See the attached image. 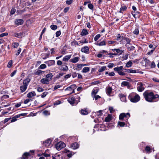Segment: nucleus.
Returning a JSON list of instances; mask_svg holds the SVG:
<instances>
[{
    "instance_id": "18",
    "label": "nucleus",
    "mask_w": 159,
    "mask_h": 159,
    "mask_svg": "<svg viewBox=\"0 0 159 159\" xmlns=\"http://www.w3.org/2000/svg\"><path fill=\"white\" fill-rule=\"evenodd\" d=\"M79 59V57H76L70 60V61L73 63H75L77 62Z\"/></svg>"
},
{
    "instance_id": "54",
    "label": "nucleus",
    "mask_w": 159,
    "mask_h": 159,
    "mask_svg": "<svg viewBox=\"0 0 159 159\" xmlns=\"http://www.w3.org/2000/svg\"><path fill=\"white\" fill-rule=\"evenodd\" d=\"M109 110L110 111V113H113L114 111V110L112 107H109Z\"/></svg>"
},
{
    "instance_id": "62",
    "label": "nucleus",
    "mask_w": 159,
    "mask_h": 159,
    "mask_svg": "<svg viewBox=\"0 0 159 159\" xmlns=\"http://www.w3.org/2000/svg\"><path fill=\"white\" fill-rule=\"evenodd\" d=\"M128 54H126L122 58L124 60H126L128 59Z\"/></svg>"
},
{
    "instance_id": "15",
    "label": "nucleus",
    "mask_w": 159,
    "mask_h": 159,
    "mask_svg": "<svg viewBox=\"0 0 159 159\" xmlns=\"http://www.w3.org/2000/svg\"><path fill=\"white\" fill-rule=\"evenodd\" d=\"M71 147L73 149H76L78 148L79 145L77 143H74L71 144Z\"/></svg>"
},
{
    "instance_id": "31",
    "label": "nucleus",
    "mask_w": 159,
    "mask_h": 159,
    "mask_svg": "<svg viewBox=\"0 0 159 159\" xmlns=\"http://www.w3.org/2000/svg\"><path fill=\"white\" fill-rule=\"evenodd\" d=\"M81 113L83 115H86L88 113V111L86 109H82L80 111Z\"/></svg>"
},
{
    "instance_id": "2",
    "label": "nucleus",
    "mask_w": 159,
    "mask_h": 159,
    "mask_svg": "<svg viewBox=\"0 0 159 159\" xmlns=\"http://www.w3.org/2000/svg\"><path fill=\"white\" fill-rule=\"evenodd\" d=\"M130 101L132 102H136L140 100V97L137 94L132 93H131L129 96Z\"/></svg>"
},
{
    "instance_id": "4",
    "label": "nucleus",
    "mask_w": 159,
    "mask_h": 159,
    "mask_svg": "<svg viewBox=\"0 0 159 159\" xmlns=\"http://www.w3.org/2000/svg\"><path fill=\"white\" fill-rule=\"evenodd\" d=\"M66 145L62 142H60L57 143L55 145L56 148L58 150H60L66 146Z\"/></svg>"
},
{
    "instance_id": "25",
    "label": "nucleus",
    "mask_w": 159,
    "mask_h": 159,
    "mask_svg": "<svg viewBox=\"0 0 159 159\" xmlns=\"http://www.w3.org/2000/svg\"><path fill=\"white\" fill-rule=\"evenodd\" d=\"M137 89L139 92H140L143 91L144 90V88L142 84H141V85L140 86L138 87Z\"/></svg>"
},
{
    "instance_id": "63",
    "label": "nucleus",
    "mask_w": 159,
    "mask_h": 159,
    "mask_svg": "<svg viewBox=\"0 0 159 159\" xmlns=\"http://www.w3.org/2000/svg\"><path fill=\"white\" fill-rule=\"evenodd\" d=\"M16 11V9L15 8H12L11 11V14L12 15L14 14L15 12Z\"/></svg>"
},
{
    "instance_id": "45",
    "label": "nucleus",
    "mask_w": 159,
    "mask_h": 159,
    "mask_svg": "<svg viewBox=\"0 0 159 159\" xmlns=\"http://www.w3.org/2000/svg\"><path fill=\"white\" fill-rule=\"evenodd\" d=\"M50 28L52 30H55L57 29V27L56 25H52L50 26Z\"/></svg>"
},
{
    "instance_id": "35",
    "label": "nucleus",
    "mask_w": 159,
    "mask_h": 159,
    "mask_svg": "<svg viewBox=\"0 0 159 159\" xmlns=\"http://www.w3.org/2000/svg\"><path fill=\"white\" fill-rule=\"evenodd\" d=\"M106 68V67L105 66H102L99 69L98 71L99 72H103L105 70Z\"/></svg>"
},
{
    "instance_id": "58",
    "label": "nucleus",
    "mask_w": 159,
    "mask_h": 159,
    "mask_svg": "<svg viewBox=\"0 0 159 159\" xmlns=\"http://www.w3.org/2000/svg\"><path fill=\"white\" fill-rule=\"evenodd\" d=\"M88 7L91 10H92L93 9V5L91 3L89 4L88 5Z\"/></svg>"
},
{
    "instance_id": "46",
    "label": "nucleus",
    "mask_w": 159,
    "mask_h": 159,
    "mask_svg": "<svg viewBox=\"0 0 159 159\" xmlns=\"http://www.w3.org/2000/svg\"><path fill=\"white\" fill-rule=\"evenodd\" d=\"M48 65L50 66L51 65H53L55 64V61L54 60H50L48 61Z\"/></svg>"
},
{
    "instance_id": "38",
    "label": "nucleus",
    "mask_w": 159,
    "mask_h": 159,
    "mask_svg": "<svg viewBox=\"0 0 159 159\" xmlns=\"http://www.w3.org/2000/svg\"><path fill=\"white\" fill-rule=\"evenodd\" d=\"M19 45V44L18 43H13L12 44V45L14 48H17Z\"/></svg>"
},
{
    "instance_id": "6",
    "label": "nucleus",
    "mask_w": 159,
    "mask_h": 159,
    "mask_svg": "<svg viewBox=\"0 0 159 159\" xmlns=\"http://www.w3.org/2000/svg\"><path fill=\"white\" fill-rule=\"evenodd\" d=\"M76 88V85L75 84H72L65 89V91H72V92L70 93L71 94L72 93L75 92L74 90Z\"/></svg>"
},
{
    "instance_id": "29",
    "label": "nucleus",
    "mask_w": 159,
    "mask_h": 159,
    "mask_svg": "<svg viewBox=\"0 0 159 159\" xmlns=\"http://www.w3.org/2000/svg\"><path fill=\"white\" fill-rule=\"evenodd\" d=\"M121 86L122 87L125 86H127L128 87L129 86V82L128 81H123L121 83Z\"/></svg>"
},
{
    "instance_id": "41",
    "label": "nucleus",
    "mask_w": 159,
    "mask_h": 159,
    "mask_svg": "<svg viewBox=\"0 0 159 159\" xmlns=\"http://www.w3.org/2000/svg\"><path fill=\"white\" fill-rule=\"evenodd\" d=\"M29 155V153H25L21 158H22L23 159H26L27 157Z\"/></svg>"
},
{
    "instance_id": "11",
    "label": "nucleus",
    "mask_w": 159,
    "mask_h": 159,
    "mask_svg": "<svg viewBox=\"0 0 159 159\" xmlns=\"http://www.w3.org/2000/svg\"><path fill=\"white\" fill-rule=\"evenodd\" d=\"M53 75L52 73H49L47 74L46 76V78L49 82L52 80Z\"/></svg>"
},
{
    "instance_id": "33",
    "label": "nucleus",
    "mask_w": 159,
    "mask_h": 159,
    "mask_svg": "<svg viewBox=\"0 0 159 159\" xmlns=\"http://www.w3.org/2000/svg\"><path fill=\"white\" fill-rule=\"evenodd\" d=\"M127 9V7L125 6H121L120 8V10L119 11L120 13H122L123 12L125 11Z\"/></svg>"
},
{
    "instance_id": "47",
    "label": "nucleus",
    "mask_w": 159,
    "mask_h": 159,
    "mask_svg": "<svg viewBox=\"0 0 159 159\" xmlns=\"http://www.w3.org/2000/svg\"><path fill=\"white\" fill-rule=\"evenodd\" d=\"M101 35L100 34L97 35L94 38V40L95 41H97L100 37Z\"/></svg>"
},
{
    "instance_id": "8",
    "label": "nucleus",
    "mask_w": 159,
    "mask_h": 159,
    "mask_svg": "<svg viewBox=\"0 0 159 159\" xmlns=\"http://www.w3.org/2000/svg\"><path fill=\"white\" fill-rule=\"evenodd\" d=\"M67 100L71 104L73 105L75 103V99L74 97L69 98Z\"/></svg>"
},
{
    "instance_id": "14",
    "label": "nucleus",
    "mask_w": 159,
    "mask_h": 159,
    "mask_svg": "<svg viewBox=\"0 0 159 159\" xmlns=\"http://www.w3.org/2000/svg\"><path fill=\"white\" fill-rule=\"evenodd\" d=\"M40 82L43 84H48L49 83V81L46 78L41 79Z\"/></svg>"
},
{
    "instance_id": "22",
    "label": "nucleus",
    "mask_w": 159,
    "mask_h": 159,
    "mask_svg": "<svg viewBox=\"0 0 159 159\" xmlns=\"http://www.w3.org/2000/svg\"><path fill=\"white\" fill-rule=\"evenodd\" d=\"M112 116L111 115H108V116L105 118V121L107 122H109L112 119Z\"/></svg>"
},
{
    "instance_id": "64",
    "label": "nucleus",
    "mask_w": 159,
    "mask_h": 159,
    "mask_svg": "<svg viewBox=\"0 0 159 159\" xmlns=\"http://www.w3.org/2000/svg\"><path fill=\"white\" fill-rule=\"evenodd\" d=\"M114 66V64L113 63H109L108 66L107 67L109 68H112Z\"/></svg>"
},
{
    "instance_id": "30",
    "label": "nucleus",
    "mask_w": 159,
    "mask_h": 159,
    "mask_svg": "<svg viewBox=\"0 0 159 159\" xmlns=\"http://www.w3.org/2000/svg\"><path fill=\"white\" fill-rule=\"evenodd\" d=\"M102 110H99L96 112L93 113V114L95 113L96 114V115L100 117L102 116Z\"/></svg>"
},
{
    "instance_id": "34",
    "label": "nucleus",
    "mask_w": 159,
    "mask_h": 159,
    "mask_svg": "<svg viewBox=\"0 0 159 159\" xmlns=\"http://www.w3.org/2000/svg\"><path fill=\"white\" fill-rule=\"evenodd\" d=\"M122 39L125 40L126 41L127 44H131L130 43V42H131V39H130L123 37H122Z\"/></svg>"
},
{
    "instance_id": "7",
    "label": "nucleus",
    "mask_w": 159,
    "mask_h": 159,
    "mask_svg": "<svg viewBox=\"0 0 159 159\" xmlns=\"http://www.w3.org/2000/svg\"><path fill=\"white\" fill-rule=\"evenodd\" d=\"M51 141L52 140L51 139H48L47 140L43 142V145L44 146L48 147L50 145Z\"/></svg>"
},
{
    "instance_id": "12",
    "label": "nucleus",
    "mask_w": 159,
    "mask_h": 159,
    "mask_svg": "<svg viewBox=\"0 0 159 159\" xmlns=\"http://www.w3.org/2000/svg\"><path fill=\"white\" fill-rule=\"evenodd\" d=\"M112 89L111 87H108L106 88V92L107 95H110L111 93Z\"/></svg>"
},
{
    "instance_id": "37",
    "label": "nucleus",
    "mask_w": 159,
    "mask_h": 159,
    "mask_svg": "<svg viewBox=\"0 0 159 159\" xmlns=\"http://www.w3.org/2000/svg\"><path fill=\"white\" fill-rule=\"evenodd\" d=\"M93 99H94L95 101H97L98 99L101 98V97L98 95H94L92 96Z\"/></svg>"
},
{
    "instance_id": "57",
    "label": "nucleus",
    "mask_w": 159,
    "mask_h": 159,
    "mask_svg": "<svg viewBox=\"0 0 159 159\" xmlns=\"http://www.w3.org/2000/svg\"><path fill=\"white\" fill-rule=\"evenodd\" d=\"M61 34V32L60 31H58L56 32V37H58Z\"/></svg>"
},
{
    "instance_id": "61",
    "label": "nucleus",
    "mask_w": 159,
    "mask_h": 159,
    "mask_svg": "<svg viewBox=\"0 0 159 159\" xmlns=\"http://www.w3.org/2000/svg\"><path fill=\"white\" fill-rule=\"evenodd\" d=\"M8 34L7 33H2V34H1L0 35V37H3L4 36L7 35Z\"/></svg>"
},
{
    "instance_id": "40",
    "label": "nucleus",
    "mask_w": 159,
    "mask_h": 159,
    "mask_svg": "<svg viewBox=\"0 0 159 159\" xmlns=\"http://www.w3.org/2000/svg\"><path fill=\"white\" fill-rule=\"evenodd\" d=\"M118 124L120 127H123L125 125V123L123 122L119 121L118 123Z\"/></svg>"
},
{
    "instance_id": "43",
    "label": "nucleus",
    "mask_w": 159,
    "mask_h": 159,
    "mask_svg": "<svg viewBox=\"0 0 159 159\" xmlns=\"http://www.w3.org/2000/svg\"><path fill=\"white\" fill-rule=\"evenodd\" d=\"M127 72L130 73H135L136 72V70H132L131 69H129L127 70Z\"/></svg>"
},
{
    "instance_id": "56",
    "label": "nucleus",
    "mask_w": 159,
    "mask_h": 159,
    "mask_svg": "<svg viewBox=\"0 0 159 159\" xmlns=\"http://www.w3.org/2000/svg\"><path fill=\"white\" fill-rule=\"evenodd\" d=\"M37 90L38 92H41L43 91V89L41 87H39L37 88Z\"/></svg>"
},
{
    "instance_id": "59",
    "label": "nucleus",
    "mask_w": 159,
    "mask_h": 159,
    "mask_svg": "<svg viewBox=\"0 0 159 159\" xmlns=\"http://www.w3.org/2000/svg\"><path fill=\"white\" fill-rule=\"evenodd\" d=\"M156 66V65L154 61L152 62L151 64V68H154Z\"/></svg>"
},
{
    "instance_id": "44",
    "label": "nucleus",
    "mask_w": 159,
    "mask_h": 159,
    "mask_svg": "<svg viewBox=\"0 0 159 159\" xmlns=\"http://www.w3.org/2000/svg\"><path fill=\"white\" fill-rule=\"evenodd\" d=\"M132 62L131 61H128L126 64V66L128 68L131 67L132 66Z\"/></svg>"
},
{
    "instance_id": "9",
    "label": "nucleus",
    "mask_w": 159,
    "mask_h": 159,
    "mask_svg": "<svg viewBox=\"0 0 159 159\" xmlns=\"http://www.w3.org/2000/svg\"><path fill=\"white\" fill-rule=\"evenodd\" d=\"M119 95L121 101L124 102H126L125 95L122 94H120Z\"/></svg>"
},
{
    "instance_id": "20",
    "label": "nucleus",
    "mask_w": 159,
    "mask_h": 159,
    "mask_svg": "<svg viewBox=\"0 0 159 159\" xmlns=\"http://www.w3.org/2000/svg\"><path fill=\"white\" fill-rule=\"evenodd\" d=\"M27 86L24 84L23 85L21 86L20 87V90L22 92H25L27 89Z\"/></svg>"
},
{
    "instance_id": "32",
    "label": "nucleus",
    "mask_w": 159,
    "mask_h": 159,
    "mask_svg": "<svg viewBox=\"0 0 159 159\" xmlns=\"http://www.w3.org/2000/svg\"><path fill=\"white\" fill-rule=\"evenodd\" d=\"M98 91V90L97 89H93L92 92V96L96 95Z\"/></svg>"
},
{
    "instance_id": "50",
    "label": "nucleus",
    "mask_w": 159,
    "mask_h": 159,
    "mask_svg": "<svg viewBox=\"0 0 159 159\" xmlns=\"http://www.w3.org/2000/svg\"><path fill=\"white\" fill-rule=\"evenodd\" d=\"M48 93L46 92H44L41 95V97L42 98H44L45 97L46 95L48 94Z\"/></svg>"
},
{
    "instance_id": "10",
    "label": "nucleus",
    "mask_w": 159,
    "mask_h": 159,
    "mask_svg": "<svg viewBox=\"0 0 159 159\" xmlns=\"http://www.w3.org/2000/svg\"><path fill=\"white\" fill-rule=\"evenodd\" d=\"M24 21L22 19H17L15 20V23L18 25H21L23 23Z\"/></svg>"
},
{
    "instance_id": "55",
    "label": "nucleus",
    "mask_w": 159,
    "mask_h": 159,
    "mask_svg": "<svg viewBox=\"0 0 159 159\" xmlns=\"http://www.w3.org/2000/svg\"><path fill=\"white\" fill-rule=\"evenodd\" d=\"M68 68L67 66H64L62 67V70L63 71H67L68 70Z\"/></svg>"
},
{
    "instance_id": "51",
    "label": "nucleus",
    "mask_w": 159,
    "mask_h": 159,
    "mask_svg": "<svg viewBox=\"0 0 159 159\" xmlns=\"http://www.w3.org/2000/svg\"><path fill=\"white\" fill-rule=\"evenodd\" d=\"M43 114L44 115L46 116L49 115H50L49 112L47 110H45L43 112Z\"/></svg>"
},
{
    "instance_id": "27",
    "label": "nucleus",
    "mask_w": 159,
    "mask_h": 159,
    "mask_svg": "<svg viewBox=\"0 0 159 159\" xmlns=\"http://www.w3.org/2000/svg\"><path fill=\"white\" fill-rule=\"evenodd\" d=\"M71 57V55H66L63 58L62 60L64 61H67L70 59Z\"/></svg>"
},
{
    "instance_id": "53",
    "label": "nucleus",
    "mask_w": 159,
    "mask_h": 159,
    "mask_svg": "<svg viewBox=\"0 0 159 159\" xmlns=\"http://www.w3.org/2000/svg\"><path fill=\"white\" fill-rule=\"evenodd\" d=\"M12 61L11 60L7 64V67L9 68H10L12 66Z\"/></svg>"
},
{
    "instance_id": "21",
    "label": "nucleus",
    "mask_w": 159,
    "mask_h": 159,
    "mask_svg": "<svg viewBox=\"0 0 159 159\" xmlns=\"http://www.w3.org/2000/svg\"><path fill=\"white\" fill-rule=\"evenodd\" d=\"M30 81V79L29 78H27L24 80L23 81V84H24L25 85H26L27 86H28V84Z\"/></svg>"
},
{
    "instance_id": "16",
    "label": "nucleus",
    "mask_w": 159,
    "mask_h": 159,
    "mask_svg": "<svg viewBox=\"0 0 159 159\" xmlns=\"http://www.w3.org/2000/svg\"><path fill=\"white\" fill-rule=\"evenodd\" d=\"M113 51H116L117 53H119L120 55H121L122 54V53H123L125 52V51L124 50H121L119 48H115L113 49H112Z\"/></svg>"
},
{
    "instance_id": "17",
    "label": "nucleus",
    "mask_w": 159,
    "mask_h": 159,
    "mask_svg": "<svg viewBox=\"0 0 159 159\" xmlns=\"http://www.w3.org/2000/svg\"><path fill=\"white\" fill-rule=\"evenodd\" d=\"M81 50L82 52L87 53L89 51V48L87 46H85L81 48Z\"/></svg>"
},
{
    "instance_id": "3",
    "label": "nucleus",
    "mask_w": 159,
    "mask_h": 159,
    "mask_svg": "<svg viewBox=\"0 0 159 159\" xmlns=\"http://www.w3.org/2000/svg\"><path fill=\"white\" fill-rule=\"evenodd\" d=\"M123 68V66H121L119 67L114 68V70L115 71H116L120 75L122 76L125 75V73L121 70Z\"/></svg>"
},
{
    "instance_id": "13",
    "label": "nucleus",
    "mask_w": 159,
    "mask_h": 159,
    "mask_svg": "<svg viewBox=\"0 0 159 159\" xmlns=\"http://www.w3.org/2000/svg\"><path fill=\"white\" fill-rule=\"evenodd\" d=\"M36 95V93L35 92L33 91L32 92H29L27 95V97L28 98H31Z\"/></svg>"
},
{
    "instance_id": "49",
    "label": "nucleus",
    "mask_w": 159,
    "mask_h": 159,
    "mask_svg": "<svg viewBox=\"0 0 159 159\" xmlns=\"http://www.w3.org/2000/svg\"><path fill=\"white\" fill-rule=\"evenodd\" d=\"M72 45L73 46L79 45V44L78 42L76 41L72 42L71 43Z\"/></svg>"
},
{
    "instance_id": "52",
    "label": "nucleus",
    "mask_w": 159,
    "mask_h": 159,
    "mask_svg": "<svg viewBox=\"0 0 159 159\" xmlns=\"http://www.w3.org/2000/svg\"><path fill=\"white\" fill-rule=\"evenodd\" d=\"M155 48H154L152 49L150 51L148 52L147 54L148 55H151L152 54L155 50Z\"/></svg>"
},
{
    "instance_id": "24",
    "label": "nucleus",
    "mask_w": 159,
    "mask_h": 159,
    "mask_svg": "<svg viewBox=\"0 0 159 159\" xmlns=\"http://www.w3.org/2000/svg\"><path fill=\"white\" fill-rule=\"evenodd\" d=\"M143 61L145 63V66H146L149 65L150 63V61L147 58H145L143 59Z\"/></svg>"
},
{
    "instance_id": "39",
    "label": "nucleus",
    "mask_w": 159,
    "mask_h": 159,
    "mask_svg": "<svg viewBox=\"0 0 159 159\" xmlns=\"http://www.w3.org/2000/svg\"><path fill=\"white\" fill-rule=\"evenodd\" d=\"M47 67L46 65L44 64H42L39 67V68L41 69H43Z\"/></svg>"
},
{
    "instance_id": "23",
    "label": "nucleus",
    "mask_w": 159,
    "mask_h": 159,
    "mask_svg": "<svg viewBox=\"0 0 159 159\" xmlns=\"http://www.w3.org/2000/svg\"><path fill=\"white\" fill-rule=\"evenodd\" d=\"M96 45L99 46H102L106 45V42L105 41L103 40L99 43L97 42L95 43Z\"/></svg>"
},
{
    "instance_id": "26",
    "label": "nucleus",
    "mask_w": 159,
    "mask_h": 159,
    "mask_svg": "<svg viewBox=\"0 0 159 159\" xmlns=\"http://www.w3.org/2000/svg\"><path fill=\"white\" fill-rule=\"evenodd\" d=\"M88 34L87 30L84 29L83 30L80 35L82 36H85Z\"/></svg>"
},
{
    "instance_id": "28",
    "label": "nucleus",
    "mask_w": 159,
    "mask_h": 159,
    "mask_svg": "<svg viewBox=\"0 0 159 159\" xmlns=\"http://www.w3.org/2000/svg\"><path fill=\"white\" fill-rule=\"evenodd\" d=\"M44 71L39 70H38L34 73V74L37 75H40L44 73Z\"/></svg>"
},
{
    "instance_id": "1",
    "label": "nucleus",
    "mask_w": 159,
    "mask_h": 159,
    "mask_svg": "<svg viewBox=\"0 0 159 159\" xmlns=\"http://www.w3.org/2000/svg\"><path fill=\"white\" fill-rule=\"evenodd\" d=\"M143 95L145 100L149 102H153L154 100L158 98L159 97V95L158 94L154 95L153 92L147 91L143 93Z\"/></svg>"
},
{
    "instance_id": "42",
    "label": "nucleus",
    "mask_w": 159,
    "mask_h": 159,
    "mask_svg": "<svg viewBox=\"0 0 159 159\" xmlns=\"http://www.w3.org/2000/svg\"><path fill=\"white\" fill-rule=\"evenodd\" d=\"M135 48V47L133 46H131L130 47H129L128 46H127V49L128 51H130L133 50Z\"/></svg>"
},
{
    "instance_id": "60",
    "label": "nucleus",
    "mask_w": 159,
    "mask_h": 159,
    "mask_svg": "<svg viewBox=\"0 0 159 159\" xmlns=\"http://www.w3.org/2000/svg\"><path fill=\"white\" fill-rule=\"evenodd\" d=\"M21 51V48H19L18 49V50L17 51V53L16 54V56H18L20 54V53Z\"/></svg>"
},
{
    "instance_id": "48",
    "label": "nucleus",
    "mask_w": 159,
    "mask_h": 159,
    "mask_svg": "<svg viewBox=\"0 0 159 159\" xmlns=\"http://www.w3.org/2000/svg\"><path fill=\"white\" fill-rule=\"evenodd\" d=\"M133 33L134 34L138 35L139 33V30L138 28H136L134 30L133 32Z\"/></svg>"
},
{
    "instance_id": "5",
    "label": "nucleus",
    "mask_w": 159,
    "mask_h": 159,
    "mask_svg": "<svg viewBox=\"0 0 159 159\" xmlns=\"http://www.w3.org/2000/svg\"><path fill=\"white\" fill-rule=\"evenodd\" d=\"M130 116V115L129 113H121L119 116V119L120 120H123L124 118H128Z\"/></svg>"
},
{
    "instance_id": "36",
    "label": "nucleus",
    "mask_w": 159,
    "mask_h": 159,
    "mask_svg": "<svg viewBox=\"0 0 159 159\" xmlns=\"http://www.w3.org/2000/svg\"><path fill=\"white\" fill-rule=\"evenodd\" d=\"M89 70V67H85L83 68L82 70V72L83 73L87 72Z\"/></svg>"
},
{
    "instance_id": "19",
    "label": "nucleus",
    "mask_w": 159,
    "mask_h": 159,
    "mask_svg": "<svg viewBox=\"0 0 159 159\" xmlns=\"http://www.w3.org/2000/svg\"><path fill=\"white\" fill-rule=\"evenodd\" d=\"M23 35V34L21 33H15L14 34V36L18 38H21Z\"/></svg>"
}]
</instances>
